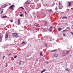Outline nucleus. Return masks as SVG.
Wrapping results in <instances>:
<instances>
[{
	"label": "nucleus",
	"instance_id": "nucleus-1",
	"mask_svg": "<svg viewBox=\"0 0 73 73\" xmlns=\"http://www.w3.org/2000/svg\"><path fill=\"white\" fill-rule=\"evenodd\" d=\"M12 36L15 38H17V37H19V36L18 35V34L16 33H13Z\"/></svg>",
	"mask_w": 73,
	"mask_h": 73
},
{
	"label": "nucleus",
	"instance_id": "nucleus-2",
	"mask_svg": "<svg viewBox=\"0 0 73 73\" xmlns=\"http://www.w3.org/2000/svg\"><path fill=\"white\" fill-rule=\"evenodd\" d=\"M13 7H15V5H11L9 7V9H11L12 10H13L14 9Z\"/></svg>",
	"mask_w": 73,
	"mask_h": 73
},
{
	"label": "nucleus",
	"instance_id": "nucleus-3",
	"mask_svg": "<svg viewBox=\"0 0 73 73\" xmlns=\"http://www.w3.org/2000/svg\"><path fill=\"white\" fill-rule=\"evenodd\" d=\"M62 57H63V56H65V53L64 52V51H62Z\"/></svg>",
	"mask_w": 73,
	"mask_h": 73
},
{
	"label": "nucleus",
	"instance_id": "nucleus-4",
	"mask_svg": "<svg viewBox=\"0 0 73 73\" xmlns=\"http://www.w3.org/2000/svg\"><path fill=\"white\" fill-rule=\"evenodd\" d=\"M70 52V50H66V53L67 54V55H68Z\"/></svg>",
	"mask_w": 73,
	"mask_h": 73
},
{
	"label": "nucleus",
	"instance_id": "nucleus-5",
	"mask_svg": "<svg viewBox=\"0 0 73 73\" xmlns=\"http://www.w3.org/2000/svg\"><path fill=\"white\" fill-rule=\"evenodd\" d=\"M72 3V2H68V6L69 7H70L72 5L71 4V3Z\"/></svg>",
	"mask_w": 73,
	"mask_h": 73
},
{
	"label": "nucleus",
	"instance_id": "nucleus-6",
	"mask_svg": "<svg viewBox=\"0 0 73 73\" xmlns=\"http://www.w3.org/2000/svg\"><path fill=\"white\" fill-rule=\"evenodd\" d=\"M8 37V34L6 33V34L5 35V38H7V37Z\"/></svg>",
	"mask_w": 73,
	"mask_h": 73
},
{
	"label": "nucleus",
	"instance_id": "nucleus-7",
	"mask_svg": "<svg viewBox=\"0 0 73 73\" xmlns=\"http://www.w3.org/2000/svg\"><path fill=\"white\" fill-rule=\"evenodd\" d=\"M2 38L1 36L0 35V42H1V41H2Z\"/></svg>",
	"mask_w": 73,
	"mask_h": 73
},
{
	"label": "nucleus",
	"instance_id": "nucleus-8",
	"mask_svg": "<svg viewBox=\"0 0 73 73\" xmlns=\"http://www.w3.org/2000/svg\"><path fill=\"white\" fill-rule=\"evenodd\" d=\"M49 29V32H50L51 31V30L52 29V27H50Z\"/></svg>",
	"mask_w": 73,
	"mask_h": 73
},
{
	"label": "nucleus",
	"instance_id": "nucleus-9",
	"mask_svg": "<svg viewBox=\"0 0 73 73\" xmlns=\"http://www.w3.org/2000/svg\"><path fill=\"white\" fill-rule=\"evenodd\" d=\"M25 4H31V3L29 1H27L25 2Z\"/></svg>",
	"mask_w": 73,
	"mask_h": 73
},
{
	"label": "nucleus",
	"instance_id": "nucleus-10",
	"mask_svg": "<svg viewBox=\"0 0 73 73\" xmlns=\"http://www.w3.org/2000/svg\"><path fill=\"white\" fill-rule=\"evenodd\" d=\"M18 24H20V19H18Z\"/></svg>",
	"mask_w": 73,
	"mask_h": 73
},
{
	"label": "nucleus",
	"instance_id": "nucleus-11",
	"mask_svg": "<svg viewBox=\"0 0 73 73\" xmlns=\"http://www.w3.org/2000/svg\"><path fill=\"white\" fill-rule=\"evenodd\" d=\"M40 55L41 56H42L43 55H42V52H40Z\"/></svg>",
	"mask_w": 73,
	"mask_h": 73
},
{
	"label": "nucleus",
	"instance_id": "nucleus-12",
	"mask_svg": "<svg viewBox=\"0 0 73 73\" xmlns=\"http://www.w3.org/2000/svg\"><path fill=\"white\" fill-rule=\"evenodd\" d=\"M6 17H7V16H3L2 17V19H4V18H5Z\"/></svg>",
	"mask_w": 73,
	"mask_h": 73
},
{
	"label": "nucleus",
	"instance_id": "nucleus-13",
	"mask_svg": "<svg viewBox=\"0 0 73 73\" xmlns=\"http://www.w3.org/2000/svg\"><path fill=\"white\" fill-rule=\"evenodd\" d=\"M56 54H54V57H57V56H58V55H57L56 56Z\"/></svg>",
	"mask_w": 73,
	"mask_h": 73
},
{
	"label": "nucleus",
	"instance_id": "nucleus-14",
	"mask_svg": "<svg viewBox=\"0 0 73 73\" xmlns=\"http://www.w3.org/2000/svg\"><path fill=\"white\" fill-rule=\"evenodd\" d=\"M23 16V14L22 13H20V16L21 17H22V16Z\"/></svg>",
	"mask_w": 73,
	"mask_h": 73
},
{
	"label": "nucleus",
	"instance_id": "nucleus-15",
	"mask_svg": "<svg viewBox=\"0 0 73 73\" xmlns=\"http://www.w3.org/2000/svg\"><path fill=\"white\" fill-rule=\"evenodd\" d=\"M46 21H45L44 23V25L45 26V25H46Z\"/></svg>",
	"mask_w": 73,
	"mask_h": 73
},
{
	"label": "nucleus",
	"instance_id": "nucleus-16",
	"mask_svg": "<svg viewBox=\"0 0 73 73\" xmlns=\"http://www.w3.org/2000/svg\"><path fill=\"white\" fill-rule=\"evenodd\" d=\"M63 19H67V17H64L62 18Z\"/></svg>",
	"mask_w": 73,
	"mask_h": 73
},
{
	"label": "nucleus",
	"instance_id": "nucleus-17",
	"mask_svg": "<svg viewBox=\"0 0 73 73\" xmlns=\"http://www.w3.org/2000/svg\"><path fill=\"white\" fill-rule=\"evenodd\" d=\"M9 21H11V23H13V20H9Z\"/></svg>",
	"mask_w": 73,
	"mask_h": 73
},
{
	"label": "nucleus",
	"instance_id": "nucleus-18",
	"mask_svg": "<svg viewBox=\"0 0 73 73\" xmlns=\"http://www.w3.org/2000/svg\"><path fill=\"white\" fill-rule=\"evenodd\" d=\"M61 28H59L58 29V30L59 31H61Z\"/></svg>",
	"mask_w": 73,
	"mask_h": 73
},
{
	"label": "nucleus",
	"instance_id": "nucleus-19",
	"mask_svg": "<svg viewBox=\"0 0 73 73\" xmlns=\"http://www.w3.org/2000/svg\"><path fill=\"white\" fill-rule=\"evenodd\" d=\"M57 50H55L52 51V52H55V51H56Z\"/></svg>",
	"mask_w": 73,
	"mask_h": 73
},
{
	"label": "nucleus",
	"instance_id": "nucleus-20",
	"mask_svg": "<svg viewBox=\"0 0 73 73\" xmlns=\"http://www.w3.org/2000/svg\"><path fill=\"white\" fill-rule=\"evenodd\" d=\"M65 70H66V71H68V72H69V70H68V69H66Z\"/></svg>",
	"mask_w": 73,
	"mask_h": 73
},
{
	"label": "nucleus",
	"instance_id": "nucleus-21",
	"mask_svg": "<svg viewBox=\"0 0 73 73\" xmlns=\"http://www.w3.org/2000/svg\"><path fill=\"white\" fill-rule=\"evenodd\" d=\"M59 6H60V5H61V4L60 3V1L59 2Z\"/></svg>",
	"mask_w": 73,
	"mask_h": 73
},
{
	"label": "nucleus",
	"instance_id": "nucleus-22",
	"mask_svg": "<svg viewBox=\"0 0 73 73\" xmlns=\"http://www.w3.org/2000/svg\"><path fill=\"white\" fill-rule=\"evenodd\" d=\"M25 44V43L23 41V42H22V44Z\"/></svg>",
	"mask_w": 73,
	"mask_h": 73
},
{
	"label": "nucleus",
	"instance_id": "nucleus-23",
	"mask_svg": "<svg viewBox=\"0 0 73 73\" xmlns=\"http://www.w3.org/2000/svg\"><path fill=\"white\" fill-rule=\"evenodd\" d=\"M21 61H20L19 63V65H20V64H21Z\"/></svg>",
	"mask_w": 73,
	"mask_h": 73
},
{
	"label": "nucleus",
	"instance_id": "nucleus-24",
	"mask_svg": "<svg viewBox=\"0 0 73 73\" xmlns=\"http://www.w3.org/2000/svg\"><path fill=\"white\" fill-rule=\"evenodd\" d=\"M52 37H51L50 39V41H52Z\"/></svg>",
	"mask_w": 73,
	"mask_h": 73
},
{
	"label": "nucleus",
	"instance_id": "nucleus-25",
	"mask_svg": "<svg viewBox=\"0 0 73 73\" xmlns=\"http://www.w3.org/2000/svg\"><path fill=\"white\" fill-rule=\"evenodd\" d=\"M20 8H22V9H24V8L23 7H21Z\"/></svg>",
	"mask_w": 73,
	"mask_h": 73
},
{
	"label": "nucleus",
	"instance_id": "nucleus-26",
	"mask_svg": "<svg viewBox=\"0 0 73 73\" xmlns=\"http://www.w3.org/2000/svg\"><path fill=\"white\" fill-rule=\"evenodd\" d=\"M16 57H17V56H14V58H16Z\"/></svg>",
	"mask_w": 73,
	"mask_h": 73
},
{
	"label": "nucleus",
	"instance_id": "nucleus-27",
	"mask_svg": "<svg viewBox=\"0 0 73 73\" xmlns=\"http://www.w3.org/2000/svg\"><path fill=\"white\" fill-rule=\"evenodd\" d=\"M58 9H57V7H56L55 8V10H57Z\"/></svg>",
	"mask_w": 73,
	"mask_h": 73
},
{
	"label": "nucleus",
	"instance_id": "nucleus-28",
	"mask_svg": "<svg viewBox=\"0 0 73 73\" xmlns=\"http://www.w3.org/2000/svg\"><path fill=\"white\" fill-rule=\"evenodd\" d=\"M3 11H2L0 13V14H2V13H3Z\"/></svg>",
	"mask_w": 73,
	"mask_h": 73
},
{
	"label": "nucleus",
	"instance_id": "nucleus-29",
	"mask_svg": "<svg viewBox=\"0 0 73 73\" xmlns=\"http://www.w3.org/2000/svg\"><path fill=\"white\" fill-rule=\"evenodd\" d=\"M46 64H48V62H46Z\"/></svg>",
	"mask_w": 73,
	"mask_h": 73
},
{
	"label": "nucleus",
	"instance_id": "nucleus-30",
	"mask_svg": "<svg viewBox=\"0 0 73 73\" xmlns=\"http://www.w3.org/2000/svg\"><path fill=\"white\" fill-rule=\"evenodd\" d=\"M63 36H65L66 35L65 34V33H63Z\"/></svg>",
	"mask_w": 73,
	"mask_h": 73
},
{
	"label": "nucleus",
	"instance_id": "nucleus-31",
	"mask_svg": "<svg viewBox=\"0 0 73 73\" xmlns=\"http://www.w3.org/2000/svg\"><path fill=\"white\" fill-rule=\"evenodd\" d=\"M49 11H50V12H52V10H49Z\"/></svg>",
	"mask_w": 73,
	"mask_h": 73
},
{
	"label": "nucleus",
	"instance_id": "nucleus-32",
	"mask_svg": "<svg viewBox=\"0 0 73 73\" xmlns=\"http://www.w3.org/2000/svg\"><path fill=\"white\" fill-rule=\"evenodd\" d=\"M65 31H66V30L63 31V32H65Z\"/></svg>",
	"mask_w": 73,
	"mask_h": 73
},
{
	"label": "nucleus",
	"instance_id": "nucleus-33",
	"mask_svg": "<svg viewBox=\"0 0 73 73\" xmlns=\"http://www.w3.org/2000/svg\"><path fill=\"white\" fill-rule=\"evenodd\" d=\"M11 53H10V54H9L8 55V56H10V55H11Z\"/></svg>",
	"mask_w": 73,
	"mask_h": 73
},
{
	"label": "nucleus",
	"instance_id": "nucleus-34",
	"mask_svg": "<svg viewBox=\"0 0 73 73\" xmlns=\"http://www.w3.org/2000/svg\"><path fill=\"white\" fill-rule=\"evenodd\" d=\"M43 29V28H41V29H41V30H42V29Z\"/></svg>",
	"mask_w": 73,
	"mask_h": 73
},
{
	"label": "nucleus",
	"instance_id": "nucleus-35",
	"mask_svg": "<svg viewBox=\"0 0 73 73\" xmlns=\"http://www.w3.org/2000/svg\"><path fill=\"white\" fill-rule=\"evenodd\" d=\"M70 33H71L73 35V33L71 32Z\"/></svg>",
	"mask_w": 73,
	"mask_h": 73
},
{
	"label": "nucleus",
	"instance_id": "nucleus-36",
	"mask_svg": "<svg viewBox=\"0 0 73 73\" xmlns=\"http://www.w3.org/2000/svg\"><path fill=\"white\" fill-rule=\"evenodd\" d=\"M25 15H27V12H26V11H25Z\"/></svg>",
	"mask_w": 73,
	"mask_h": 73
},
{
	"label": "nucleus",
	"instance_id": "nucleus-37",
	"mask_svg": "<svg viewBox=\"0 0 73 73\" xmlns=\"http://www.w3.org/2000/svg\"><path fill=\"white\" fill-rule=\"evenodd\" d=\"M5 56H4L3 57V59H4V57H5Z\"/></svg>",
	"mask_w": 73,
	"mask_h": 73
},
{
	"label": "nucleus",
	"instance_id": "nucleus-38",
	"mask_svg": "<svg viewBox=\"0 0 73 73\" xmlns=\"http://www.w3.org/2000/svg\"><path fill=\"white\" fill-rule=\"evenodd\" d=\"M54 4H53L52 5V6H54Z\"/></svg>",
	"mask_w": 73,
	"mask_h": 73
},
{
	"label": "nucleus",
	"instance_id": "nucleus-39",
	"mask_svg": "<svg viewBox=\"0 0 73 73\" xmlns=\"http://www.w3.org/2000/svg\"><path fill=\"white\" fill-rule=\"evenodd\" d=\"M11 5V3H9V5Z\"/></svg>",
	"mask_w": 73,
	"mask_h": 73
},
{
	"label": "nucleus",
	"instance_id": "nucleus-40",
	"mask_svg": "<svg viewBox=\"0 0 73 73\" xmlns=\"http://www.w3.org/2000/svg\"><path fill=\"white\" fill-rule=\"evenodd\" d=\"M37 27H38V25H37Z\"/></svg>",
	"mask_w": 73,
	"mask_h": 73
},
{
	"label": "nucleus",
	"instance_id": "nucleus-41",
	"mask_svg": "<svg viewBox=\"0 0 73 73\" xmlns=\"http://www.w3.org/2000/svg\"><path fill=\"white\" fill-rule=\"evenodd\" d=\"M46 46H47V44H46Z\"/></svg>",
	"mask_w": 73,
	"mask_h": 73
},
{
	"label": "nucleus",
	"instance_id": "nucleus-42",
	"mask_svg": "<svg viewBox=\"0 0 73 73\" xmlns=\"http://www.w3.org/2000/svg\"><path fill=\"white\" fill-rule=\"evenodd\" d=\"M7 6H5V7H6Z\"/></svg>",
	"mask_w": 73,
	"mask_h": 73
},
{
	"label": "nucleus",
	"instance_id": "nucleus-43",
	"mask_svg": "<svg viewBox=\"0 0 73 73\" xmlns=\"http://www.w3.org/2000/svg\"><path fill=\"white\" fill-rule=\"evenodd\" d=\"M46 5H46H47L46 4V5Z\"/></svg>",
	"mask_w": 73,
	"mask_h": 73
},
{
	"label": "nucleus",
	"instance_id": "nucleus-44",
	"mask_svg": "<svg viewBox=\"0 0 73 73\" xmlns=\"http://www.w3.org/2000/svg\"><path fill=\"white\" fill-rule=\"evenodd\" d=\"M0 10H1V8H0Z\"/></svg>",
	"mask_w": 73,
	"mask_h": 73
},
{
	"label": "nucleus",
	"instance_id": "nucleus-45",
	"mask_svg": "<svg viewBox=\"0 0 73 73\" xmlns=\"http://www.w3.org/2000/svg\"><path fill=\"white\" fill-rule=\"evenodd\" d=\"M45 73H48V72H45Z\"/></svg>",
	"mask_w": 73,
	"mask_h": 73
},
{
	"label": "nucleus",
	"instance_id": "nucleus-46",
	"mask_svg": "<svg viewBox=\"0 0 73 73\" xmlns=\"http://www.w3.org/2000/svg\"><path fill=\"white\" fill-rule=\"evenodd\" d=\"M57 0H55V1H57Z\"/></svg>",
	"mask_w": 73,
	"mask_h": 73
},
{
	"label": "nucleus",
	"instance_id": "nucleus-47",
	"mask_svg": "<svg viewBox=\"0 0 73 73\" xmlns=\"http://www.w3.org/2000/svg\"><path fill=\"white\" fill-rule=\"evenodd\" d=\"M72 26H73V25H72Z\"/></svg>",
	"mask_w": 73,
	"mask_h": 73
},
{
	"label": "nucleus",
	"instance_id": "nucleus-48",
	"mask_svg": "<svg viewBox=\"0 0 73 73\" xmlns=\"http://www.w3.org/2000/svg\"><path fill=\"white\" fill-rule=\"evenodd\" d=\"M68 28H69V27H68Z\"/></svg>",
	"mask_w": 73,
	"mask_h": 73
},
{
	"label": "nucleus",
	"instance_id": "nucleus-49",
	"mask_svg": "<svg viewBox=\"0 0 73 73\" xmlns=\"http://www.w3.org/2000/svg\"><path fill=\"white\" fill-rule=\"evenodd\" d=\"M47 11H49L48 10H47Z\"/></svg>",
	"mask_w": 73,
	"mask_h": 73
},
{
	"label": "nucleus",
	"instance_id": "nucleus-50",
	"mask_svg": "<svg viewBox=\"0 0 73 73\" xmlns=\"http://www.w3.org/2000/svg\"><path fill=\"white\" fill-rule=\"evenodd\" d=\"M25 73H27V72H26Z\"/></svg>",
	"mask_w": 73,
	"mask_h": 73
}]
</instances>
